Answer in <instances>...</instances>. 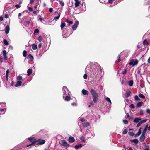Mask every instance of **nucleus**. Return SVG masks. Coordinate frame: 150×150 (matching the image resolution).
Instances as JSON below:
<instances>
[{
	"label": "nucleus",
	"mask_w": 150,
	"mask_h": 150,
	"mask_svg": "<svg viewBox=\"0 0 150 150\" xmlns=\"http://www.w3.org/2000/svg\"><path fill=\"white\" fill-rule=\"evenodd\" d=\"M92 67L93 69V71H94L96 75H97L99 74H102V69L100 66L98 65L97 64H93Z\"/></svg>",
	"instance_id": "obj_1"
},
{
	"label": "nucleus",
	"mask_w": 150,
	"mask_h": 150,
	"mask_svg": "<svg viewBox=\"0 0 150 150\" xmlns=\"http://www.w3.org/2000/svg\"><path fill=\"white\" fill-rule=\"evenodd\" d=\"M90 92L92 96L93 101L94 103H96L98 100V94L93 89H91L90 91Z\"/></svg>",
	"instance_id": "obj_2"
},
{
	"label": "nucleus",
	"mask_w": 150,
	"mask_h": 150,
	"mask_svg": "<svg viewBox=\"0 0 150 150\" xmlns=\"http://www.w3.org/2000/svg\"><path fill=\"white\" fill-rule=\"evenodd\" d=\"M63 98H65V95L70 93V92L69 91L68 89L65 86H64L63 87Z\"/></svg>",
	"instance_id": "obj_3"
},
{
	"label": "nucleus",
	"mask_w": 150,
	"mask_h": 150,
	"mask_svg": "<svg viewBox=\"0 0 150 150\" xmlns=\"http://www.w3.org/2000/svg\"><path fill=\"white\" fill-rule=\"evenodd\" d=\"M28 140L31 142L30 144L27 145L26 147H28L30 145H33L37 142L36 139L33 137H30L28 138Z\"/></svg>",
	"instance_id": "obj_4"
},
{
	"label": "nucleus",
	"mask_w": 150,
	"mask_h": 150,
	"mask_svg": "<svg viewBox=\"0 0 150 150\" xmlns=\"http://www.w3.org/2000/svg\"><path fill=\"white\" fill-rule=\"evenodd\" d=\"M85 71L87 74H90L93 71V70L91 68L90 66L88 65L86 68Z\"/></svg>",
	"instance_id": "obj_5"
},
{
	"label": "nucleus",
	"mask_w": 150,
	"mask_h": 150,
	"mask_svg": "<svg viewBox=\"0 0 150 150\" xmlns=\"http://www.w3.org/2000/svg\"><path fill=\"white\" fill-rule=\"evenodd\" d=\"M79 22L78 21H77L73 25L72 27V30L74 31L77 28Z\"/></svg>",
	"instance_id": "obj_6"
},
{
	"label": "nucleus",
	"mask_w": 150,
	"mask_h": 150,
	"mask_svg": "<svg viewBox=\"0 0 150 150\" xmlns=\"http://www.w3.org/2000/svg\"><path fill=\"white\" fill-rule=\"evenodd\" d=\"M61 145L64 147L69 146V144L67 143L66 141L64 140H61Z\"/></svg>",
	"instance_id": "obj_7"
},
{
	"label": "nucleus",
	"mask_w": 150,
	"mask_h": 150,
	"mask_svg": "<svg viewBox=\"0 0 150 150\" xmlns=\"http://www.w3.org/2000/svg\"><path fill=\"white\" fill-rule=\"evenodd\" d=\"M70 94H69L68 95H66L65 96V99L64 100L65 101H69L70 100Z\"/></svg>",
	"instance_id": "obj_8"
},
{
	"label": "nucleus",
	"mask_w": 150,
	"mask_h": 150,
	"mask_svg": "<svg viewBox=\"0 0 150 150\" xmlns=\"http://www.w3.org/2000/svg\"><path fill=\"white\" fill-rule=\"evenodd\" d=\"M68 141L70 143H73L74 142L75 140L73 137L70 136L69 138Z\"/></svg>",
	"instance_id": "obj_9"
},
{
	"label": "nucleus",
	"mask_w": 150,
	"mask_h": 150,
	"mask_svg": "<svg viewBox=\"0 0 150 150\" xmlns=\"http://www.w3.org/2000/svg\"><path fill=\"white\" fill-rule=\"evenodd\" d=\"M145 138V135L142 134L140 137L139 140L140 141L142 142H143Z\"/></svg>",
	"instance_id": "obj_10"
},
{
	"label": "nucleus",
	"mask_w": 150,
	"mask_h": 150,
	"mask_svg": "<svg viewBox=\"0 0 150 150\" xmlns=\"http://www.w3.org/2000/svg\"><path fill=\"white\" fill-rule=\"evenodd\" d=\"M10 30L9 26L8 25L7 26L6 28L5 29V33L6 34H8Z\"/></svg>",
	"instance_id": "obj_11"
},
{
	"label": "nucleus",
	"mask_w": 150,
	"mask_h": 150,
	"mask_svg": "<svg viewBox=\"0 0 150 150\" xmlns=\"http://www.w3.org/2000/svg\"><path fill=\"white\" fill-rule=\"evenodd\" d=\"M75 1V5L76 7H77L79 6L80 2L79 1V0H74Z\"/></svg>",
	"instance_id": "obj_12"
},
{
	"label": "nucleus",
	"mask_w": 150,
	"mask_h": 150,
	"mask_svg": "<svg viewBox=\"0 0 150 150\" xmlns=\"http://www.w3.org/2000/svg\"><path fill=\"white\" fill-rule=\"evenodd\" d=\"M22 82L20 81H18L16 82V84L15 85L16 87L19 86L21 85Z\"/></svg>",
	"instance_id": "obj_13"
},
{
	"label": "nucleus",
	"mask_w": 150,
	"mask_h": 150,
	"mask_svg": "<svg viewBox=\"0 0 150 150\" xmlns=\"http://www.w3.org/2000/svg\"><path fill=\"white\" fill-rule=\"evenodd\" d=\"M83 126L84 127H86L90 125V124L88 122H84L82 123Z\"/></svg>",
	"instance_id": "obj_14"
},
{
	"label": "nucleus",
	"mask_w": 150,
	"mask_h": 150,
	"mask_svg": "<svg viewBox=\"0 0 150 150\" xmlns=\"http://www.w3.org/2000/svg\"><path fill=\"white\" fill-rule=\"evenodd\" d=\"M141 128H140L139 130L138 131V132L136 134H135V137H137L139 136L141 133Z\"/></svg>",
	"instance_id": "obj_15"
},
{
	"label": "nucleus",
	"mask_w": 150,
	"mask_h": 150,
	"mask_svg": "<svg viewBox=\"0 0 150 150\" xmlns=\"http://www.w3.org/2000/svg\"><path fill=\"white\" fill-rule=\"evenodd\" d=\"M82 93L84 95H87L88 94V92L86 90L83 89L82 91Z\"/></svg>",
	"instance_id": "obj_16"
},
{
	"label": "nucleus",
	"mask_w": 150,
	"mask_h": 150,
	"mask_svg": "<svg viewBox=\"0 0 150 150\" xmlns=\"http://www.w3.org/2000/svg\"><path fill=\"white\" fill-rule=\"evenodd\" d=\"M83 146V145H82V144H80L79 145H76L74 147L76 149H77L79 148H81Z\"/></svg>",
	"instance_id": "obj_17"
},
{
	"label": "nucleus",
	"mask_w": 150,
	"mask_h": 150,
	"mask_svg": "<svg viewBox=\"0 0 150 150\" xmlns=\"http://www.w3.org/2000/svg\"><path fill=\"white\" fill-rule=\"evenodd\" d=\"M130 94V92L129 91H127L125 94V96L126 97H128L129 96Z\"/></svg>",
	"instance_id": "obj_18"
},
{
	"label": "nucleus",
	"mask_w": 150,
	"mask_h": 150,
	"mask_svg": "<svg viewBox=\"0 0 150 150\" xmlns=\"http://www.w3.org/2000/svg\"><path fill=\"white\" fill-rule=\"evenodd\" d=\"M141 120V119L140 118H137L134 119V122L135 123H137L140 121Z\"/></svg>",
	"instance_id": "obj_19"
},
{
	"label": "nucleus",
	"mask_w": 150,
	"mask_h": 150,
	"mask_svg": "<svg viewBox=\"0 0 150 150\" xmlns=\"http://www.w3.org/2000/svg\"><path fill=\"white\" fill-rule=\"evenodd\" d=\"M143 103L142 102H138L137 104V107H140Z\"/></svg>",
	"instance_id": "obj_20"
},
{
	"label": "nucleus",
	"mask_w": 150,
	"mask_h": 150,
	"mask_svg": "<svg viewBox=\"0 0 150 150\" xmlns=\"http://www.w3.org/2000/svg\"><path fill=\"white\" fill-rule=\"evenodd\" d=\"M130 141L131 142H133L135 144H137L139 142V141L137 139L131 140Z\"/></svg>",
	"instance_id": "obj_21"
},
{
	"label": "nucleus",
	"mask_w": 150,
	"mask_h": 150,
	"mask_svg": "<svg viewBox=\"0 0 150 150\" xmlns=\"http://www.w3.org/2000/svg\"><path fill=\"white\" fill-rule=\"evenodd\" d=\"M32 47L33 50H36L37 48V46L36 44H33L32 45Z\"/></svg>",
	"instance_id": "obj_22"
},
{
	"label": "nucleus",
	"mask_w": 150,
	"mask_h": 150,
	"mask_svg": "<svg viewBox=\"0 0 150 150\" xmlns=\"http://www.w3.org/2000/svg\"><path fill=\"white\" fill-rule=\"evenodd\" d=\"M45 142V141L44 140L40 141L38 143V145H42L44 144Z\"/></svg>",
	"instance_id": "obj_23"
},
{
	"label": "nucleus",
	"mask_w": 150,
	"mask_h": 150,
	"mask_svg": "<svg viewBox=\"0 0 150 150\" xmlns=\"http://www.w3.org/2000/svg\"><path fill=\"white\" fill-rule=\"evenodd\" d=\"M27 75L28 76L30 75L32 73V70L31 69H29L27 71Z\"/></svg>",
	"instance_id": "obj_24"
},
{
	"label": "nucleus",
	"mask_w": 150,
	"mask_h": 150,
	"mask_svg": "<svg viewBox=\"0 0 150 150\" xmlns=\"http://www.w3.org/2000/svg\"><path fill=\"white\" fill-rule=\"evenodd\" d=\"M80 139L81 140L83 143H85V144H84V145L86 143V141L85 139L84 138V137H83V136H82L80 138Z\"/></svg>",
	"instance_id": "obj_25"
},
{
	"label": "nucleus",
	"mask_w": 150,
	"mask_h": 150,
	"mask_svg": "<svg viewBox=\"0 0 150 150\" xmlns=\"http://www.w3.org/2000/svg\"><path fill=\"white\" fill-rule=\"evenodd\" d=\"M66 21L68 23L69 25H70L72 24L73 23L72 21H69L68 19H67L66 20Z\"/></svg>",
	"instance_id": "obj_26"
},
{
	"label": "nucleus",
	"mask_w": 150,
	"mask_h": 150,
	"mask_svg": "<svg viewBox=\"0 0 150 150\" xmlns=\"http://www.w3.org/2000/svg\"><path fill=\"white\" fill-rule=\"evenodd\" d=\"M105 100L108 102H109L110 103V105H111L112 104V102L111 101V100H110L109 98L108 97H106L105 98Z\"/></svg>",
	"instance_id": "obj_27"
},
{
	"label": "nucleus",
	"mask_w": 150,
	"mask_h": 150,
	"mask_svg": "<svg viewBox=\"0 0 150 150\" xmlns=\"http://www.w3.org/2000/svg\"><path fill=\"white\" fill-rule=\"evenodd\" d=\"M66 24L64 22L62 23L61 25V28L62 30V28L65 26Z\"/></svg>",
	"instance_id": "obj_28"
},
{
	"label": "nucleus",
	"mask_w": 150,
	"mask_h": 150,
	"mask_svg": "<svg viewBox=\"0 0 150 150\" xmlns=\"http://www.w3.org/2000/svg\"><path fill=\"white\" fill-rule=\"evenodd\" d=\"M128 84L130 86H132L133 84V81L132 80L128 82Z\"/></svg>",
	"instance_id": "obj_29"
},
{
	"label": "nucleus",
	"mask_w": 150,
	"mask_h": 150,
	"mask_svg": "<svg viewBox=\"0 0 150 150\" xmlns=\"http://www.w3.org/2000/svg\"><path fill=\"white\" fill-rule=\"evenodd\" d=\"M147 130V128L146 127H145L142 132V134H144V135H145V134Z\"/></svg>",
	"instance_id": "obj_30"
},
{
	"label": "nucleus",
	"mask_w": 150,
	"mask_h": 150,
	"mask_svg": "<svg viewBox=\"0 0 150 150\" xmlns=\"http://www.w3.org/2000/svg\"><path fill=\"white\" fill-rule=\"evenodd\" d=\"M60 13H58V15L57 16H55L54 17V19L56 20H58L60 16Z\"/></svg>",
	"instance_id": "obj_31"
},
{
	"label": "nucleus",
	"mask_w": 150,
	"mask_h": 150,
	"mask_svg": "<svg viewBox=\"0 0 150 150\" xmlns=\"http://www.w3.org/2000/svg\"><path fill=\"white\" fill-rule=\"evenodd\" d=\"M3 42L4 44L6 45H9L8 42L6 39H4V40Z\"/></svg>",
	"instance_id": "obj_32"
},
{
	"label": "nucleus",
	"mask_w": 150,
	"mask_h": 150,
	"mask_svg": "<svg viewBox=\"0 0 150 150\" xmlns=\"http://www.w3.org/2000/svg\"><path fill=\"white\" fill-rule=\"evenodd\" d=\"M134 98L135 100L136 101H138V100H140V98H139V97H138V96H137V95H136V96H134Z\"/></svg>",
	"instance_id": "obj_33"
},
{
	"label": "nucleus",
	"mask_w": 150,
	"mask_h": 150,
	"mask_svg": "<svg viewBox=\"0 0 150 150\" xmlns=\"http://www.w3.org/2000/svg\"><path fill=\"white\" fill-rule=\"evenodd\" d=\"M26 54H27V52H26V51H25V50H24L23 52V56L24 57H25L26 56Z\"/></svg>",
	"instance_id": "obj_34"
},
{
	"label": "nucleus",
	"mask_w": 150,
	"mask_h": 150,
	"mask_svg": "<svg viewBox=\"0 0 150 150\" xmlns=\"http://www.w3.org/2000/svg\"><path fill=\"white\" fill-rule=\"evenodd\" d=\"M144 150H149V146L148 145L146 146Z\"/></svg>",
	"instance_id": "obj_35"
},
{
	"label": "nucleus",
	"mask_w": 150,
	"mask_h": 150,
	"mask_svg": "<svg viewBox=\"0 0 150 150\" xmlns=\"http://www.w3.org/2000/svg\"><path fill=\"white\" fill-rule=\"evenodd\" d=\"M127 117L128 119H130V120H132V119L133 118H132V117L130 116L129 115L128 113H127Z\"/></svg>",
	"instance_id": "obj_36"
},
{
	"label": "nucleus",
	"mask_w": 150,
	"mask_h": 150,
	"mask_svg": "<svg viewBox=\"0 0 150 150\" xmlns=\"http://www.w3.org/2000/svg\"><path fill=\"white\" fill-rule=\"evenodd\" d=\"M138 63V62L137 60H135L134 61V64L133 65V66H134L136 65H137Z\"/></svg>",
	"instance_id": "obj_37"
},
{
	"label": "nucleus",
	"mask_w": 150,
	"mask_h": 150,
	"mask_svg": "<svg viewBox=\"0 0 150 150\" xmlns=\"http://www.w3.org/2000/svg\"><path fill=\"white\" fill-rule=\"evenodd\" d=\"M147 120V119H144V120H141L139 122L142 124L143 123H144V122H146V121Z\"/></svg>",
	"instance_id": "obj_38"
},
{
	"label": "nucleus",
	"mask_w": 150,
	"mask_h": 150,
	"mask_svg": "<svg viewBox=\"0 0 150 150\" xmlns=\"http://www.w3.org/2000/svg\"><path fill=\"white\" fill-rule=\"evenodd\" d=\"M139 96L140 98H145V96L142 94H139Z\"/></svg>",
	"instance_id": "obj_39"
},
{
	"label": "nucleus",
	"mask_w": 150,
	"mask_h": 150,
	"mask_svg": "<svg viewBox=\"0 0 150 150\" xmlns=\"http://www.w3.org/2000/svg\"><path fill=\"white\" fill-rule=\"evenodd\" d=\"M128 134H129L131 136H133L134 135V133L132 132H128Z\"/></svg>",
	"instance_id": "obj_40"
},
{
	"label": "nucleus",
	"mask_w": 150,
	"mask_h": 150,
	"mask_svg": "<svg viewBox=\"0 0 150 150\" xmlns=\"http://www.w3.org/2000/svg\"><path fill=\"white\" fill-rule=\"evenodd\" d=\"M17 80L20 81V80H21L22 79V77L21 76H18L17 77Z\"/></svg>",
	"instance_id": "obj_41"
},
{
	"label": "nucleus",
	"mask_w": 150,
	"mask_h": 150,
	"mask_svg": "<svg viewBox=\"0 0 150 150\" xmlns=\"http://www.w3.org/2000/svg\"><path fill=\"white\" fill-rule=\"evenodd\" d=\"M134 60L133 59L131 60L129 63V65H133L134 64Z\"/></svg>",
	"instance_id": "obj_42"
},
{
	"label": "nucleus",
	"mask_w": 150,
	"mask_h": 150,
	"mask_svg": "<svg viewBox=\"0 0 150 150\" xmlns=\"http://www.w3.org/2000/svg\"><path fill=\"white\" fill-rule=\"evenodd\" d=\"M39 32V30L38 29H36L34 31V33H38Z\"/></svg>",
	"instance_id": "obj_43"
},
{
	"label": "nucleus",
	"mask_w": 150,
	"mask_h": 150,
	"mask_svg": "<svg viewBox=\"0 0 150 150\" xmlns=\"http://www.w3.org/2000/svg\"><path fill=\"white\" fill-rule=\"evenodd\" d=\"M130 107L131 108H132V109H134L135 108V107H134V105L133 104H131L130 105Z\"/></svg>",
	"instance_id": "obj_44"
},
{
	"label": "nucleus",
	"mask_w": 150,
	"mask_h": 150,
	"mask_svg": "<svg viewBox=\"0 0 150 150\" xmlns=\"http://www.w3.org/2000/svg\"><path fill=\"white\" fill-rule=\"evenodd\" d=\"M123 122L124 124H127L128 123V121L127 120H123Z\"/></svg>",
	"instance_id": "obj_45"
},
{
	"label": "nucleus",
	"mask_w": 150,
	"mask_h": 150,
	"mask_svg": "<svg viewBox=\"0 0 150 150\" xmlns=\"http://www.w3.org/2000/svg\"><path fill=\"white\" fill-rule=\"evenodd\" d=\"M60 4L62 6H63L64 5V3L62 1H59Z\"/></svg>",
	"instance_id": "obj_46"
},
{
	"label": "nucleus",
	"mask_w": 150,
	"mask_h": 150,
	"mask_svg": "<svg viewBox=\"0 0 150 150\" xmlns=\"http://www.w3.org/2000/svg\"><path fill=\"white\" fill-rule=\"evenodd\" d=\"M38 40L40 42L42 40V38L41 36H39L38 38Z\"/></svg>",
	"instance_id": "obj_47"
},
{
	"label": "nucleus",
	"mask_w": 150,
	"mask_h": 150,
	"mask_svg": "<svg viewBox=\"0 0 150 150\" xmlns=\"http://www.w3.org/2000/svg\"><path fill=\"white\" fill-rule=\"evenodd\" d=\"M9 73V69H7L6 72V76H8Z\"/></svg>",
	"instance_id": "obj_48"
},
{
	"label": "nucleus",
	"mask_w": 150,
	"mask_h": 150,
	"mask_svg": "<svg viewBox=\"0 0 150 150\" xmlns=\"http://www.w3.org/2000/svg\"><path fill=\"white\" fill-rule=\"evenodd\" d=\"M127 132V129L124 130L123 132V134H125Z\"/></svg>",
	"instance_id": "obj_49"
},
{
	"label": "nucleus",
	"mask_w": 150,
	"mask_h": 150,
	"mask_svg": "<svg viewBox=\"0 0 150 150\" xmlns=\"http://www.w3.org/2000/svg\"><path fill=\"white\" fill-rule=\"evenodd\" d=\"M6 50H4L3 51V56H5V55H6Z\"/></svg>",
	"instance_id": "obj_50"
},
{
	"label": "nucleus",
	"mask_w": 150,
	"mask_h": 150,
	"mask_svg": "<svg viewBox=\"0 0 150 150\" xmlns=\"http://www.w3.org/2000/svg\"><path fill=\"white\" fill-rule=\"evenodd\" d=\"M143 44L144 45H145L147 44V41L146 40H144L143 42Z\"/></svg>",
	"instance_id": "obj_51"
},
{
	"label": "nucleus",
	"mask_w": 150,
	"mask_h": 150,
	"mask_svg": "<svg viewBox=\"0 0 150 150\" xmlns=\"http://www.w3.org/2000/svg\"><path fill=\"white\" fill-rule=\"evenodd\" d=\"M120 56H121V55L120 54L119 55H118L119 58H118V61H117L118 62H119L121 60V59L120 58Z\"/></svg>",
	"instance_id": "obj_52"
},
{
	"label": "nucleus",
	"mask_w": 150,
	"mask_h": 150,
	"mask_svg": "<svg viewBox=\"0 0 150 150\" xmlns=\"http://www.w3.org/2000/svg\"><path fill=\"white\" fill-rule=\"evenodd\" d=\"M28 57L30 59H33V56L30 54L28 55Z\"/></svg>",
	"instance_id": "obj_53"
},
{
	"label": "nucleus",
	"mask_w": 150,
	"mask_h": 150,
	"mask_svg": "<svg viewBox=\"0 0 150 150\" xmlns=\"http://www.w3.org/2000/svg\"><path fill=\"white\" fill-rule=\"evenodd\" d=\"M21 6V5L20 4H17L15 6V7L17 8H19Z\"/></svg>",
	"instance_id": "obj_54"
},
{
	"label": "nucleus",
	"mask_w": 150,
	"mask_h": 150,
	"mask_svg": "<svg viewBox=\"0 0 150 150\" xmlns=\"http://www.w3.org/2000/svg\"><path fill=\"white\" fill-rule=\"evenodd\" d=\"M42 54L43 53L42 51H40V52L38 54V56L40 57H41Z\"/></svg>",
	"instance_id": "obj_55"
},
{
	"label": "nucleus",
	"mask_w": 150,
	"mask_h": 150,
	"mask_svg": "<svg viewBox=\"0 0 150 150\" xmlns=\"http://www.w3.org/2000/svg\"><path fill=\"white\" fill-rule=\"evenodd\" d=\"M71 105L73 106H76L77 105V104L76 103H73L71 104Z\"/></svg>",
	"instance_id": "obj_56"
},
{
	"label": "nucleus",
	"mask_w": 150,
	"mask_h": 150,
	"mask_svg": "<svg viewBox=\"0 0 150 150\" xmlns=\"http://www.w3.org/2000/svg\"><path fill=\"white\" fill-rule=\"evenodd\" d=\"M83 78L84 79H86L87 78V75L86 74H85L83 76Z\"/></svg>",
	"instance_id": "obj_57"
},
{
	"label": "nucleus",
	"mask_w": 150,
	"mask_h": 150,
	"mask_svg": "<svg viewBox=\"0 0 150 150\" xmlns=\"http://www.w3.org/2000/svg\"><path fill=\"white\" fill-rule=\"evenodd\" d=\"M114 0H109L108 1V2L110 4L112 3Z\"/></svg>",
	"instance_id": "obj_58"
},
{
	"label": "nucleus",
	"mask_w": 150,
	"mask_h": 150,
	"mask_svg": "<svg viewBox=\"0 0 150 150\" xmlns=\"http://www.w3.org/2000/svg\"><path fill=\"white\" fill-rule=\"evenodd\" d=\"M53 11V8H50L49 9V11L50 13L52 12Z\"/></svg>",
	"instance_id": "obj_59"
},
{
	"label": "nucleus",
	"mask_w": 150,
	"mask_h": 150,
	"mask_svg": "<svg viewBox=\"0 0 150 150\" xmlns=\"http://www.w3.org/2000/svg\"><path fill=\"white\" fill-rule=\"evenodd\" d=\"M141 124L140 123V122H139L137 124V127H139L140 125Z\"/></svg>",
	"instance_id": "obj_60"
},
{
	"label": "nucleus",
	"mask_w": 150,
	"mask_h": 150,
	"mask_svg": "<svg viewBox=\"0 0 150 150\" xmlns=\"http://www.w3.org/2000/svg\"><path fill=\"white\" fill-rule=\"evenodd\" d=\"M127 72V70L125 69L124 70V71L123 72L122 74H125Z\"/></svg>",
	"instance_id": "obj_61"
},
{
	"label": "nucleus",
	"mask_w": 150,
	"mask_h": 150,
	"mask_svg": "<svg viewBox=\"0 0 150 150\" xmlns=\"http://www.w3.org/2000/svg\"><path fill=\"white\" fill-rule=\"evenodd\" d=\"M146 112L150 114V110L149 109H147L146 110Z\"/></svg>",
	"instance_id": "obj_62"
},
{
	"label": "nucleus",
	"mask_w": 150,
	"mask_h": 150,
	"mask_svg": "<svg viewBox=\"0 0 150 150\" xmlns=\"http://www.w3.org/2000/svg\"><path fill=\"white\" fill-rule=\"evenodd\" d=\"M28 9V10H29V11H32V8L31 7H29Z\"/></svg>",
	"instance_id": "obj_63"
},
{
	"label": "nucleus",
	"mask_w": 150,
	"mask_h": 150,
	"mask_svg": "<svg viewBox=\"0 0 150 150\" xmlns=\"http://www.w3.org/2000/svg\"><path fill=\"white\" fill-rule=\"evenodd\" d=\"M81 122H83L85 121V119L84 118H81L80 119Z\"/></svg>",
	"instance_id": "obj_64"
}]
</instances>
